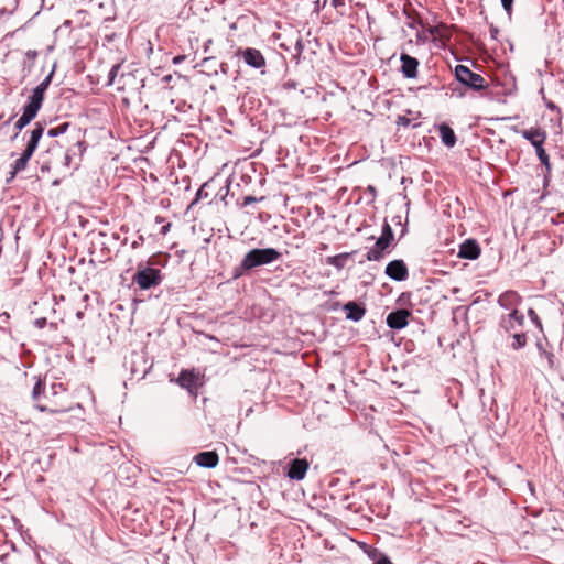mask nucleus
<instances>
[{"label": "nucleus", "mask_w": 564, "mask_h": 564, "mask_svg": "<svg viewBox=\"0 0 564 564\" xmlns=\"http://www.w3.org/2000/svg\"><path fill=\"white\" fill-rule=\"evenodd\" d=\"M281 253L274 248H254L249 250L241 260L242 270H252L254 268L270 264L278 261Z\"/></svg>", "instance_id": "f257e3e1"}, {"label": "nucleus", "mask_w": 564, "mask_h": 564, "mask_svg": "<svg viewBox=\"0 0 564 564\" xmlns=\"http://www.w3.org/2000/svg\"><path fill=\"white\" fill-rule=\"evenodd\" d=\"M521 135L523 139L528 140L532 147L535 149V153L541 164L545 167L547 172L551 171L550 156L544 149V142L547 138L546 132L541 128H530L522 130Z\"/></svg>", "instance_id": "f03ea898"}, {"label": "nucleus", "mask_w": 564, "mask_h": 564, "mask_svg": "<svg viewBox=\"0 0 564 564\" xmlns=\"http://www.w3.org/2000/svg\"><path fill=\"white\" fill-rule=\"evenodd\" d=\"M393 239V230L390 224L384 220L381 236L376 240L375 246L367 251L366 260L380 261L384 256V250L392 243Z\"/></svg>", "instance_id": "7ed1b4c3"}, {"label": "nucleus", "mask_w": 564, "mask_h": 564, "mask_svg": "<svg viewBox=\"0 0 564 564\" xmlns=\"http://www.w3.org/2000/svg\"><path fill=\"white\" fill-rule=\"evenodd\" d=\"M133 282L138 284L141 290H149L159 285L162 282V274L159 269L151 267H142L139 264L138 271L133 275Z\"/></svg>", "instance_id": "20e7f679"}, {"label": "nucleus", "mask_w": 564, "mask_h": 564, "mask_svg": "<svg viewBox=\"0 0 564 564\" xmlns=\"http://www.w3.org/2000/svg\"><path fill=\"white\" fill-rule=\"evenodd\" d=\"M455 77L460 84L475 91L486 88L485 78L480 74L471 72L465 65H457L455 67Z\"/></svg>", "instance_id": "39448f33"}, {"label": "nucleus", "mask_w": 564, "mask_h": 564, "mask_svg": "<svg viewBox=\"0 0 564 564\" xmlns=\"http://www.w3.org/2000/svg\"><path fill=\"white\" fill-rule=\"evenodd\" d=\"M524 324V315L520 311L502 314L499 319L498 330L501 335H511Z\"/></svg>", "instance_id": "423d86ee"}, {"label": "nucleus", "mask_w": 564, "mask_h": 564, "mask_svg": "<svg viewBox=\"0 0 564 564\" xmlns=\"http://www.w3.org/2000/svg\"><path fill=\"white\" fill-rule=\"evenodd\" d=\"M237 56H240L249 67L254 69H263L267 64L263 54L253 47L239 48Z\"/></svg>", "instance_id": "0eeeda50"}, {"label": "nucleus", "mask_w": 564, "mask_h": 564, "mask_svg": "<svg viewBox=\"0 0 564 564\" xmlns=\"http://www.w3.org/2000/svg\"><path fill=\"white\" fill-rule=\"evenodd\" d=\"M55 67L56 66L53 65V68L50 72V74L33 89L32 94L28 98L26 104L33 106L34 108H36L39 110L41 109L43 100H44L45 91L52 82V78H53V75L55 72Z\"/></svg>", "instance_id": "6e6552de"}, {"label": "nucleus", "mask_w": 564, "mask_h": 564, "mask_svg": "<svg viewBox=\"0 0 564 564\" xmlns=\"http://www.w3.org/2000/svg\"><path fill=\"white\" fill-rule=\"evenodd\" d=\"M310 467V463L306 458H293L288 463L286 466V476L291 480H302L304 479Z\"/></svg>", "instance_id": "1a4fd4ad"}, {"label": "nucleus", "mask_w": 564, "mask_h": 564, "mask_svg": "<svg viewBox=\"0 0 564 564\" xmlns=\"http://www.w3.org/2000/svg\"><path fill=\"white\" fill-rule=\"evenodd\" d=\"M45 124H46L45 121H43V122L37 121V122H35V124L31 131H28L24 133V138L29 134V138L26 140V145L24 149V151L28 154H31V155L34 154V152L39 145V142L44 134Z\"/></svg>", "instance_id": "9d476101"}, {"label": "nucleus", "mask_w": 564, "mask_h": 564, "mask_svg": "<svg viewBox=\"0 0 564 564\" xmlns=\"http://www.w3.org/2000/svg\"><path fill=\"white\" fill-rule=\"evenodd\" d=\"M386 274L394 281H405L409 276V270L405 262L401 259L390 261L386 267Z\"/></svg>", "instance_id": "9b49d317"}, {"label": "nucleus", "mask_w": 564, "mask_h": 564, "mask_svg": "<svg viewBox=\"0 0 564 564\" xmlns=\"http://www.w3.org/2000/svg\"><path fill=\"white\" fill-rule=\"evenodd\" d=\"M410 315L406 308H399L387 315L386 323L391 329L400 330L408 326Z\"/></svg>", "instance_id": "f8f14e48"}, {"label": "nucleus", "mask_w": 564, "mask_h": 564, "mask_svg": "<svg viewBox=\"0 0 564 564\" xmlns=\"http://www.w3.org/2000/svg\"><path fill=\"white\" fill-rule=\"evenodd\" d=\"M37 112L39 109L29 104L23 106L21 117L14 122V129L17 132L11 140H15L19 137V133L36 117Z\"/></svg>", "instance_id": "ddd939ff"}, {"label": "nucleus", "mask_w": 564, "mask_h": 564, "mask_svg": "<svg viewBox=\"0 0 564 564\" xmlns=\"http://www.w3.org/2000/svg\"><path fill=\"white\" fill-rule=\"evenodd\" d=\"M497 302L500 307L513 312L519 311L518 306L521 304L522 297L518 292L508 290L499 295Z\"/></svg>", "instance_id": "4468645a"}, {"label": "nucleus", "mask_w": 564, "mask_h": 564, "mask_svg": "<svg viewBox=\"0 0 564 564\" xmlns=\"http://www.w3.org/2000/svg\"><path fill=\"white\" fill-rule=\"evenodd\" d=\"M401 61V72L405 78H415L417 76V67L420 65L417 58L402 53L400 56Z\"/></svg>", "instance_id": "2eb2a0df"}, {"label": "nucleus", "mask_w": 564, "mask_h": 564, "mask_svg": "<svg viewBox=\"0 0 564 564\" xmlns=\"http://www.w3.org/2000/svg\"><path fill=\"white\" fill-rule=\"evenodd\" d=\"M480 246L475 239H467L459 246L458 257L475 260L480 256Z\"/></svg>", "instance_id": "dca6fc26"}, {"label": "nucleus", "mask_w": 564, "mask_h": 564, "mask_svg": "<svg viewBox=\"0 0 564 564\" xmlns=\"http://www.w3.org/2000/svg\"><path fill=\"white\" fill-rule=\"evenodd\" d=\"M193 460L204 468H215L219 463V456L215 451L199 452Z\"/></svg>", "instance_id": "f3484780"}, {"label": "nucleus", "mask_w": 564, "mask_h": 564, "mask_svg": "<svg viewBox=\"0 0 564 564\" xmlns=\"http://www.w3.org/2000/svg\"><path fill=\"white\" fill-rule=\"evenodd\" d=\"M343 310L346 312V318L352 322H359L366 315L365 306L354 301L344 304Z\"/></svg>", "instance_id": "a211bd4d"}, {"label": "nucleus", "mask_w": 564, "mask_h": 564, "mask_svg": "<svg viewBox=\"0 0 564 564\" xmlns=\"http://www.w3.org/2000/svg\"><path fill=\"white\" fill-rule=\"evenodd\" d=\"M32 158L31 154H28L25 151L22 152L19 159H17L11 164V171L9 173V177L7 178V183H10L18 173L24 171L28 166V163L30 159Z\"/></svg>", "instance_id": "6ab92c4d"}, {"label": "nucleus", "mask_w": 564, "mask_h": 564, "mask_svg": "<svg viewBox=\"0 0 564 564\" xmlns=\"http://www.w3.org/2000/svg\"><path fill=\"white\" fill-rule=\"evenodd\" d=\"M536 349L540 356L546 359L547 367L550 369L555 368V356L546 338H544V341L542 339L536 340Z\"/></svg>", "instance_id": "aec40b11"}, {"label": "nucleus", "mask_w": 564, "mask_h": 564, "mask_svg": "<svg viewBox=\"0 0 564 564\" xmlns=\"http://www.w3.org/2000/svg\"><path fill=\"white\" fill-rule=\"evenodd\" d=\"M438 131L443 144L447 148H454L457 142L454 130L447 123H441Z\"/></svg>", "instance_id": "412c9836"}, {"label": "nucleus", "mask_w": 564, "mask_h": 564, "mask_svg": "<svg viewBox=\"0 0 564 564\" xmlns=\"http://www.w3.org/2000/svg\"><path fill=\"white\" fill-rule=\"evenodd\" d=\"M357 251H352V252H344V253H339V254H336V256H329L326 258V263L328 265H332L334 268H336L338 271H340L341 269H344V267L346 265V261L352 256L355 254Z\"/></svg>", "instance_id": "4be33fe9"}, {"label": "nucleus", "mask_w": 564, "mask_h": 564, "mask_svg": "<svg viewBox=\"0 0 564 564\" xmlns=\"http://www.w3.org/2000/svg\"><path fill=\"white\" fill-rule=\"evenodd\" d=\"M196 381L197 376L188 370H182L177 378V382L180 383V386L189 391L196 386Z\"/></svg>", "instance_id": "5701e85b"}, {"label": "nucleus", "mask_w": 564, "mask_h": 564, "mask_svg": "<svg viewBox=\"0 0 564 564\" xmlns=\"http://www.w3.org/2000/svg\"><path fill=\"white\" fill-rule=\"evenodd\" d=\"M44 392L45 382L42 381L41 379H37L32 390V399L34 402H36V409L40 410L41 412L47 411V408L45 405L40 404L41 397L42 394H44Z\"/></svg>", "instance_id": "b1692460"}, {"label": "nucleus", "mask_w": 564, "mask_h": 564, "mask_svg": "<svg viewBox=\"0 0 564 564\" xmlns=\"http://www.w3.org/2000/svg\"><path fill=\"white\" fill-rule=\"evenodd\" d=\"M512 338L510 347L513 350L522 349L527 345V334L523 332H514L509 335Z\"/></svg>", "instance_id": "393cba45"}, {"label": "nucleus", "mask_w": 564, "mask_h": 564, "mask_svg": "<svg viewBox=\"0 0 564 564\" xmlns=\"http://www.w3.org/2000/svg\"><path fill=\"white\" fill-rule=\"evenodd\" d=\"M68 128H69V122H63V123H61L59 126H57L55 128L48 129L46 134L50 138H56V137H58L61 134H64L67 131Z\"/></svg>", "instance_id": "a878e982"}, {"label": "nucleus", "mask_w": 564, "mask_h": 564, "mask_svg": "<svg viewBox=\"0 0 564 564\" xmlns=\"http://www.w3.org/2000/svg\"><path fill=\"white\" fill-rule=\"evenodd\" d=\"M528 317L531 319V322L535 325V327L540 332H543L542 321L539 317L538 313L533 308L528 310Z\"/></svg>", "instance_id": "bb28decb"}, {"label": "nucleus", "mask_w": 564, "mask_h": 564, "mask_svg": "<svg viewBox=\"0 0 564 564\" xmlns=\"http://www.w3.org/2000/svg\"><path fill=\"white\" fill-rule=\"evenodd\" d=\"M501 6L509 18L512 15L513 0H500Z\"/></svg>", "instance_id": "cd10ccee"}, {"label": "nucleus", "mask_w": 564, "mask_h": 564, "mask_svg": "<svg viewBox=\"0 0 564 564\" xmlns=\"http://www.w3.org/2000/svg\"><path fill=\"white\" fill-rule=\"evenodd\" d=\"M207 196H208V193L205 191L204 186H202V187L197 191V193H196V195H195V199H194V202L192 203V205H193V204H196L198 200H200V199H203V198H206Z\"/></svg>", "instance_id": "c85d7f7f"}, {"label": "nucleus", "mask_w": 564, "mask_h": 564, "mask_svg": "<svg viewBox=\"0 0 564 564\" xmlns=\"http://www.w3.org/2000/svg\"><path fill=\"white\" fill-rule=\"evenodd\" d=\"M120 69V65H113L109 72V85H111L117 76L118 70Z\"/></svg>", "instance_id": "c756f323"}, {"label": "nucleus", "mask_w": 564, "mask_h": 564, "mask_svg": "<svg viewBox=\"0 0 564 564\" xmlns=\"http://www.w3.org/2000/svg\"><path fill=\"white\" fill-rule=\"evenodd\" d=\"M144 240L145 239H144L143 235H139L138 238L132 241L131 248L138 249L139 247H141L144 243Z\"/></svg>", "instance_id": "7c9ffc66"}, {"label": "nucleus", "mask_w": 564, "mask_h": 564, "mask_svg": "<svg viewBox=\"0 0 564 564\" xmlns=\"http://www.w3.org/2000/svg\"><path fill=\"white\" fill-rule=\"evenodd\" d=\"M397 123H398L399 126H402V127H408V126H410L411 120H410L409 118L404 117V116H400V117L398 118Z\"/></svg>", "instance_id": "2f4dec72"}, {"label": "nucleus", "mask_w": 564, "mask_h": 564, "mask_svg": "<svg viewBox=\"0 0 564 564\" xmlns=\"http://www.w3.org/2000/svg\"><path fill=\"white\" fill-rule=\"evenodd\" d=\"M373 564H393V563L390 561V558L387 555L381 554L380 557Z\"/></svg>", "instance_id": "473e14b6"}, {"label": "nucleus", "mask_w": 564, "mask_h": 564, "mask_svg": "<svg viewBox=\"0 0 564 564\" xmlns=\"http://www.w3.org/2000/svg\"><path fill=\"white\" fill-rule=\"evenodd\" d=\"M247 271H248V270H242V269H241V263H240L238 267H236V268L234 269V273H232V274H234V278H235V279L240 278V276H241L245 272H247Z\"/></svg>", "instance_id": "72a5a7b5"}, {"label": "nucleus", "mask_w": 564, "mask_h": 564, "mask_svg": "<svg viewBox=\"0 0 564 564\" xmlns=\"http://www.w3.org/2000/svg\"><path fill=\"white\" fill-rule=\"evenodd\" d=\"M47 321L45 317H40L34 321V326L37 328H43L46 325Z\"/></svg>", "instance_id": "f704fd0d"}, {"label": "nucleus", "mask_w": 564, "mask_h": 564, "mask_svg": "<svg viewBox=\"0 0 564 564\" xmlns=\"http://www.w3.org/2000/svg\"><path fill=\"white\" fill-rule=\"evenodd\" d=\"M257 200H258V198H257V197H254V196H246V197L243 198V203H242V205H243V206H249L250 204L256 203Z\"/></svg>", "instance_id": "c9c22d12"}, {"label": "nucleus", "mask_w": 564, "mask_h": 564, "mask_svg": "<svg viewBox=\"0 0 564 564\" xmlns=\"http://www.w3.org/2000/svg\"><path fill=\"white\" fill-rule=\"evenodd\" d=\"M52 393L53 394H57V390L61 389V390H64L63 388V384L62 383H53L52 387Z\"/></svg>", "instance_id": "e433bc0d"}, {"label": "nucleus", "mask_w": 564, "mask_h": 564, "mask_svg": "<svg viewBox=\"0 0 564 564\" xmlns=\"http://www.w3.org/2000/svg\"><path fill=\"white\" fill-rule=\"evenodd\" d=\"M170 229H171V223H167V224H165V225L161 228L160 234H161V235H163V236H165V235L170 231Z\"/></svg>", "instance_id": "4c0bfd02"}, {"label": "nucleus", "mask_w": 564, "mask_h": 564, "mask_svg": "<svg viewBox=\"0 0 564 564\" xmlns=\"http://www.w3.org/2000/svg\"><path fill=\"white\" fill-rule=\"evenodd\" d=\"M185 59V56L184 55H177L173 58V64L174 65H178L181 64L183 61Z\"/></svg>", "instance_id": "58836bf2"}, {"label": "nucleus", "mask_w": 564, "mask_h": 564, "mask_svg": "<svg viewBox=\"0 0 564 564\" xmlns=\"http://www.w3.org/2000/svg\"><path fill=\"white\" fill-rule=\"evenodd\" d=\"M332 4L334 8H339L345 6V0H332Z\"/></svg>", "instance_id": "ea45409f"}, {"label": "nucleus", "mask_w": 564, "mask_h": 564, "mask_svg": "<svg viewBox=\"0 0 564 564\" xmlns=\"http://www.w3.org/2000/svg\"><path fill=\"white\" fill-rule=\"evenodd\" d=\"M64 160H65V165L69 166L70 161H72V155H70L69 151H66V153L64 155Z\"/></svg>", "instance_id": "a19ab883"}, {"label": "nucleus", "mask_w": 564, "mask_h": 564, "mask_svg": "<svg viewBox=\"0 0 564 564\" xmlns=\"http://www.w3.org/2000/svg\"><path fill=\"white\" fill-rule=\"evenodd\" d=\"M26 56L31 57V58H35L37 56V52L36 51H28Z\"/></svg>", "instance_id": "79ce46f5"}, {"label": "nucleus", "mask_w": 564, "mask_h": 564, "mask_svg": "<svg viewBox=\"0 0 564 564\" xmlns=\"http://www.w3.org/2000/svg\"><path fill=\"white\" fill-rule=\"evenodd\" d=\"M490 32H491V36H492V37H495V36H496V34L498 33V29H496V28H491V29H490Z\"/></svg>", "instance_id": "37998d69"}, {"label": "nucleus", "mask_w": 564, "mask_h": 564, "mask_svg": "<svg viewBox=\"0 0 564 564\" xmlns=\"http://www.w3.org/2000/svg\"><path fill=\"white\" fill-rule=\"evenodd\" d=\"M77 147L80 149V151H84L85 150L84 141L77 142Z\"/></svg>", "instance_id": "c03bdc74"}, {"label": "nucleus", "mask_w": 564, "mask_h": 564, "mask_svg": "<svg viewBox=\"0 0 564 564\" xmlns=\"http://www.w3.org/2000/svg\"><path fill=\"white\" fill-rule=\"evenodd\" d=\"M296 47H297L299 52H301V51H302L303 46H302L301 41H297V43H296Z\"/></svg>", "instance_id": "a18cd8bd"}, {"label": "nucleus", "mask_w": 564, "mask_h": 564, "mask_svg": "<svg viewBox=\"0 0 564 564\" xmlns=\"http://www.w3.org/2000/svg\"><path fill=\"white\" fill-rule=\"evenodd\" d=\"M393 221H394L395 224H401V217H400V216L394 217V218H393Z\"/></svg>", "instance_id": "49530a36"}, {"label": "nucleus", "mask_w": 564, "mask_h": 564, "mask_svg": "<svg viewBox=\"0 0 564 564\" xmlns=\"http://www.w3.org/2000/svg\"><path fill=\"white\" fill-rule=\"evenodd\" d=\"M368 189H369L370 193L376 194V188L373 186L370 185L368 187Z\"/></svg>", "instance_id": "de8ad7c7"}, {"label": "nucleus", "mask_w": 564, "mask_h": 564, "mask_svg": "<svg viewBox=\"0 0 564 564\" xmlns=\"http://www.w3.org/2000/svg\"><path fill=\"white\" fill-rule=\"evenodd\" d=\"M13 118H14V115H13V116H11V117H10V118L4 122V124H9V123L13 120Z\"/></svg>", "instance_id": "09e8293b"}, {"label": "nucleus", "mask_w": 564, "mask_h": 564, "mask_svg": "<svg viewBox=\"0 0 564 564\" xmlns=\"http://www.w3.org/2000/svg\"><path fill=\"white\" fill-rule=\"evenodd\" d=\"M155 221L161 223V221H163V218L161 216H156Z\"/></svg>", "instance_id": "8fccbe9b"}, {"label": "nucleus", "mask_w": 564, "mask_h": 564, "mask_svg": "<svg viewBox=\"0 0 564 564\" xmlns=\"http://www.w3.org/2000/svg\"><path fill=\"white\" fill-rule=\"evenodd\" d=\"M288 86H289V87H293V88H294V87H295V84H294V83H290V82H289V83H288Z\"/></svg>", "instance_id": "3c124183"}, {"label": "nucleus", "mask_w": 564, "mask_h": 564, "mask_svg": "<svg viewBox=\"0 0 564 564\" xmlns=\"http://www.w3.org/2000/svg\"><path fill=\"white\" fill-rule=\"evenodd\" d=\"M77 317H78V318H82V317H83V313H82V312H78V313H77Z\"/></svg>", "instance_id": "603ef678"}, {"label": "nucleus", "mask_w": 564, "mask_h": 564, "mask_svg": "<svg viewBox=\"0 0 564 564\" xmlns=\"http://www.w3.org/2000/svg\"><path fill=\"white\" fill-rule=\"evenodd\" d=\"M62 564H72L69 561H63Z\"/></svg>", "instance_id": "864d4df0"}, {"label": "nucleus", "mask_w": 564, "mask_h": 564, "mask_svg": "<svg viewBox=\"0 0 564 564\" xmlns=\"http://www.w3.org/2000/svg\"><path fill=\"white\" fill-rule=\"evenodd\" d=\"M2 315L6 316V318H9V314L8 313L4 312Z\"/></svg>", "instance_id": "5fc2aeb1"}]
</instances>
